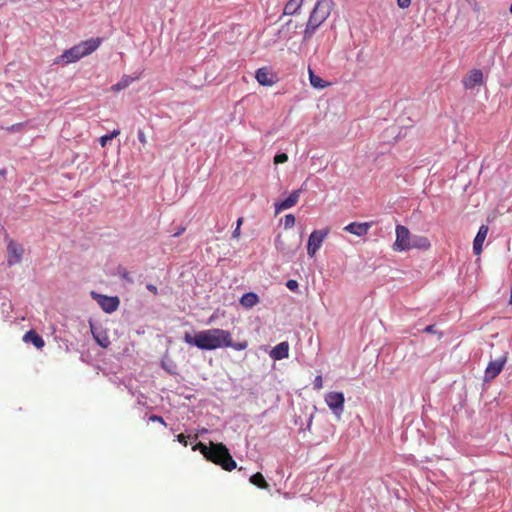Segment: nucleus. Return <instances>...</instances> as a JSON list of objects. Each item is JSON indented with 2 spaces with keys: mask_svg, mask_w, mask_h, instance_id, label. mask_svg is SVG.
I'll return each instance as SVG.
<instances>
[{
  "mask_svg": "<svg viewBox=\"0 0 512 512\" xmlns=\"http://www.w3.org/2000/svg\"><path fill=\"white\" fill-rule=\"evenodd\" d=\"M184 341L189 345H195L201 350H215L231 345L230 332L219 328L203 330L194 336L190 333H185Z\"/></svg>",
  "mask_w": 512,
  "mask_h": 512,
  "instance_id": "f257e3e1",
  "label": "nucleus"
},
{
  "mask_svg": "<svg viewBox=\"0 0 512 512\" xmlns=\"http://www.w3.org/2000/svg\"><path fill=\"white\" fill-rule=\"evenodd\" d=\"M206 459L229 472L237 467V463L223 443L211 442V450Z\"/></svg>",
  "mask_w": 512,
  "mask_h": 512,
  "instance_id": "f03ea898",
  "label": "nucleus"
},
{
  "mask_svg": "<svg viewBox=\"0 0 512 512\" xmlns=\"http://www.w3.org/2000/svg\"><path fill=\"white\" fill-rule=\"evenodd\" d=\"M91 295L97 301L101 309L106 313H112L116 311L119 307L120 301L119 298L116 296L112 297L107 295H101L95 292H92Z\"/></svg>",
  "mask_w": 512,
  "mask_h": 512,
  "instance_id": "7ed1b4c3",
  "label": "nucleus"
},
{
  "mask_svg": "<svg viewBox=\"0 0 512 512\" xmlns=\"http://www.w3.org/2000/svg\"><path fill=\"white\" fill-rule=\"evenodd\" d=\"M24 248L21 244L10 240L7 245V263L9 266L19 264L22 261Z\"/></svg>",
  "mask_w": 512,
  "mask_h": 512,
  "instance_id": "20e7f679",
  "label": "nucleus"
},
{
  "mask_svg": "<svg viewBox=\"0 0 512 512\" xmlns=\"http://www.w3.org/2000/svg\"><path fill=\"white\" fill-rule=\"evenodd\" d=\"M84 51H82V48L79 44L73 46L72 48L64 51V53L57 58L55 63H60L61 61L65 64L73 63L81 58L85 57Z\"/></svg>",
  "mask_w": 512,
  "mask_h": 512,
  "instance_id": "39448f33",
  "label": "nucleus"
},
{
  "mask_svg": "<svg viewBox=\"0 0 512 512\" xmlns=\"http://www.w3.org/2000/svg\"><path fill=\"white\" fill-rule=\"evenodd\" d=\"M256 80L262 86H272L278 81L277 75L267 67L259 68L256 71Z\"/></svg>",
  "mask_w": 512,
  "mask_h": 512,
  "instance_id": "423d86ee",
  "label": "nucleus"
},
{
  "mask_svg": "<svg viewBox=\"0 0 512 512\" xmlns=\"http://www.w3.org/2000/svg\"><path fill=\"white\" fill-rule=\"evenodd\" d=\"M101 43L102 38L97 37L82 41L79 43V45L81 46L82 51H84L85 55L87 56L93 53L95 50H97Z\"/></svg>",
  "mask_w": 512,
  "mask_h": 512,
  "instance_id": "0eeeda50",
  "label": "nucleus"
},
{
  "mask_svg": "<svg viewBox=\"0 0 512 512\" xmlns=\"http://www.w3.org/2000/svg\"><path fill=\"white\" fill-rule=\"evenodd\" d=\"M277 229H278V234L275 239V244L278 249L284 250L285 242L281 239V236H282V232H285L288 229V215H286L280 219Z\"/></svg>",
  "mask_w": 512,
  "mask_h": 512,
  "instance_id": "6e6552de",
  "label": "nucleus"
},
{
  "mask_svg": "<svg viewBox=\"0 0 512 512\" xmlns=\"http://www.w3.org/2000/svg\"><path fill=\"white\" fill-rule=\"evenodd\" d=\"M23 341L26 343H32L37 349H41L45 345L43 338L34 330L26 332L23 336Z\"/></svg>",
  "mask_w": 512,
  "mask_h": 512,
  "instance_id": "1a4fd4ad",
  "label": "nucleus"
},
{
  "mask_svg": "<svg viewBox=\"0 0 512 512\" xmlns=\"http://www.w3.org/2000/svg\"><path fill=\"white\" fill-rule=\"evenodd\" d=\"M270 357L274 360H281L288 357V342L284 341L270 351Z\"/></svg>",
  "mask_w": 512,
  "mask_h": 512,
  "instance_id": "9d476101",
  "label": "nucleus"
},
{
  "mask_svg": "<svg viewBox=\"0 0 512 512\" xmlns=\"http://www.w3.org/2000/svg\"><path fill=\"white\" fill-rule=\"evenodd\" d=\"M259 302V297L253 292L245 293L241 299L240 304L245 308H252Z\"/></svg>",
  "mask_w": 512,
  "mask_h": 512,
  "instance_id": "9b49d317",
  "label": "nucleus"
},
{
  "mask_svg": "<svg viewBox=\"0 0 512 512\" xmlns=\"http://www.w3.org/2000/svg\"><path fill=\"white\" fill-rule=\"evenodd\" d=\"M138 77H131L128 75H124L119 82L112 85L111 89L114 92H119L125 88H127L131 83H133Z\"/></svg>",
  "mask_w": 512,
  "mask_h": 512,
  "instance_id": "f8f14e48",
  "label": "nucleus"
},
{
  "mask_svg": "<svg viewBox=\"0 0 512 512\" xmlns=\"http://www.w3.org/2000/svg\"><path fill=\"white\" fill-rule=\"evenodd\" d=\"M250 482L260 489H268L269 488V484L267 483L264 476L260 472H257L254 475H252L250 477Z\"/></svg>",
  "mask_w": 512,
  "mask_h": 512,
  "instance_id": "ddd939ff",
  "label": "nucleus"
},
{
  "mask_svg": "<svg viewBox=\"0 0 512 512\" xmlns=\"http://www.w3.org/2000/svg\"><path fill=\"white\" fill-rule=\"evenodd\" d=\"M92 333L97 344H99L103 348H107L109 346L110 341L106 335L96 334L93 330Z\"/></svg>",
  "mask_w": 512,
  "mask_h": 512,
  "instance_id": "4468645a",
  "label": "nucleus"
},
{
  "mask_svg": "<svg viewBox=\"0 0 512 512\" xmlns=\"http://www.w3.org/2000/svg\"><path fill=\"white\" fill-rule=\"evenodd\" d=\"M119 134H120L119 130H113L110 134H107V135H104V136L100 137V145L102 147H105L108 141L114 139Z\"/></svg>",
  "mask_w": 512,
  "mask_h": 512,
  "instance_id": "2eb2a0df",
  "label": "nucleus"
},
{
  "mask_svg": "<svg viewBox=\"0 0 512 512\" xmlns=\"http://www.w3.org/2000/svg\"><path fill=\"white\" fill-rule=\"evenodd\" d=\"M193 450H199L206 458L211 450V442L209 443V446L202 442H198L196 445H194Z\"/></svg>",
  "mask_w": 512,
  "mask_h": 512,
  "instance_id": "dca6fc26",
  "label": "nucleus"
},
{
  "mask_svg": "<svg viewBox=\"0 0 512 512\" xmlns=\"http://www.w3.org/2000/svg\"><path fill=\"white\" fill-rule=\"evenodd\" d=\"M230 344L231 345H226V347H231V348H233L234 350H237V351L245 350L248 347L247 341L234 343L232 341V336L231 335H230Z\"/></svg>",
  "mask_w": 512,
  "mask_h": 512,
  "instance_id": "f3484780",
  "label": "nucleus"
},
{
  "mask_svg": "<svg viewBox=\"0 0 512 512\" xmlns=\"http://www.w3.org/2000/svg\"><path fill=\"white\" fill-rule=\"evenodd\" d=\"M286 209H288V197L275 204V215H278Z\"/></svg>",
  "mask_w": 512,
  "mask_h": 512,
  "instance_id": "a211bd4d",
  "label": "nucleus"
},
{
  "mask_svg": "<svg viewBox=\"0 0 512 512\" xmlns=\"http://www.w3.org/2000/svg\"><path fill=\"white\" fill-rule=\"evenodd\" d=\"M118 275L129 283L133 282V278L131 277L129 271H127V269L124 267L118 268Z\"/></svg>",
  "mask_w": 512,
  "mask_h": 512,
  "instance_id": "6ab92c4d",
  "label": "nucleus"
},
{
  "mask_svg": "<svg viewBox=\"0 0 512 512\" xmlns=\"http://www.w3.org/2000/svg\"><path fill=\"white\" fill-rule=\"evenodd\" d=\"M24 128V124L23 123H16V124H13L9 127H6L5 129L9 132H12V133H17V132H21Z\"/></svg>",
  "mask_w": 512,
  "mask_h": 512,
  "instance_id": "aec40b11",
  "label": "nucleus"
},
{
  "mask_svg": "<svg viewBox=\"0 0 512 512\" xmlns=\"http://www.w3.org/2000/svg\"><path fill=\"white\" fill-rule=\"evenodd\" d=\"M243 217H240L238 218L237 220V224H236V228L234 229L233 233H232V237L233 238H239L240 236V228H241V225L243 223Z\"/></svg>",
  "mask_w": 512,
  "mask_h": 512,
  "instance_id": "412c9836",
  "label": "nucleus"
},
{
  "mask_svg": "<svg viewBox=\"0 0 512 512\" xmlns=\"http://www.w3.org/2000/svg\"><path fill=\"white\" fill-rule=\"evenodd\" d=\"M287 160H288V155L286 153L277 154L274 157V163L275 164L284 163Z\"/></svg>",
  "mask_w": 512,
  "mask_h": 512,
  "instance_id": "4be33fe9",
  "label": "nucleus"
},
{
  "mask_svg": "<svg viewBox=\"0 0 512 512\" xmlns=\"http://www.w3.org/2000/svg\"><path fill=\"white\" fill-rule=\"evenodd\" d=\"M149 421H151V422H158V423H161L162 425L166 426V422L164 421V419L161 416H158V415H151L149 417Z\"/></svg>",
  "mask_w": 512,
  "mask_h": 512,
  "instance_id": "5701e85b",
  "label": "nucleus"
},
{
  "mask_svg": "<svg viewBox=\"0 0 512 512\" xmlns=\"http://www.w3.org/2000/svg\"><path fill=\"white\" fill-rule=\"evenodd\" d=\"M138 140L144 145L147 143L145 133L142 130L138 131Z\"/></svg>",
  "mask_w": 512,
  "mask_h": 512,
  "instance_id": "b1692460",
  "label": "nucleus"
},
{
  "mask_svg": "<svg viewBox=\"0 0 512 512\" xmlns=\"http://www.w3.org/2000/svg\"><path fill=\"white\" fill-rule=\"evenodd\" d=\"M177 440H178L181 444H183L184 446H187V445H188V443H187V437H186L184 434H182V433L177 435Z\"/></svg>",
  "mask_w": 512,
  "mask_h": 512,
  "instance_id": "393cba45",
  "label": "nucleus"
},
{
  "mask_svg": "<svg viewBox=\"0 0 512 512\" xmlns=\"http://www.w3.org/2000/svg\"><path fill=\"white\" fill-rule=\"evenodd\" d=\"M146 288H147L151 293H153L154 295H157V294H158V289H157V287H156L154 284H147V285H146Z\"/></svg>",
  "mask_w": 512,
  "mask_h": 512,
  "instance_id": "a878e982",
  "label": "nucleus"
},
{
  "mask_svg": "<svg viewBox=\"0 0 512 512\" xmlns=\"http://www.w3.org/2000/svg\"><path fill=\"white\" fill-rule=\"evenodd\" d=\"M185 227H180L177 232L174 233V237H179L182 233H184Z\"/></svg>",
  "mask_w": 512,
  "mask_h": 512,
  "instance_id": "bb28decb",
  "label": "nucleus"
},
{
  "mask_svg": "<svg viewBox=\"0 0 512 512\" xmlns=\"http://www.w3.org/2000/svg\"><path fill=\"white\" fill-rule=\"evenodd\" d=\"M287 9H288V3L284 6V9H283V14L284 15L287 14Z\"/></svg>",
  "mask_w": 512,
  "mask_h": 512,
  "instance_id": "cd10ccee",
  "label": "nucleus"
},
{
  "mask_svg": "<svg viewBox=\"0 0 512 512\" xmlns=\"http://www.w3.org/2000/svg\"><path fill=\"white\" fill-rule=\"evenodd\" d=\"M2 174H5V171H4V170L0 172V175H2Z\"/></svg>",
  "mask_w": 512,
  "mask_h": 512,
  "instance_id": "c85d7f7f",
  "label": "nucleus"
},
{
  "mask_svg": "<svg viewBox=\"0 0 512 512\" xmlns=\"http://www.w3.org/2000/svg\"><path fill=\"white\" fill-rule=\"evenodd\" d=\"M2 174H5V171H4V170L0 172V175H2Z\"/></svg>",
  "mask_w": 512,
  "mask_h": 512,
  "instance_id": "c756f323",
  "label": "nucleus"
}]
</instances>
